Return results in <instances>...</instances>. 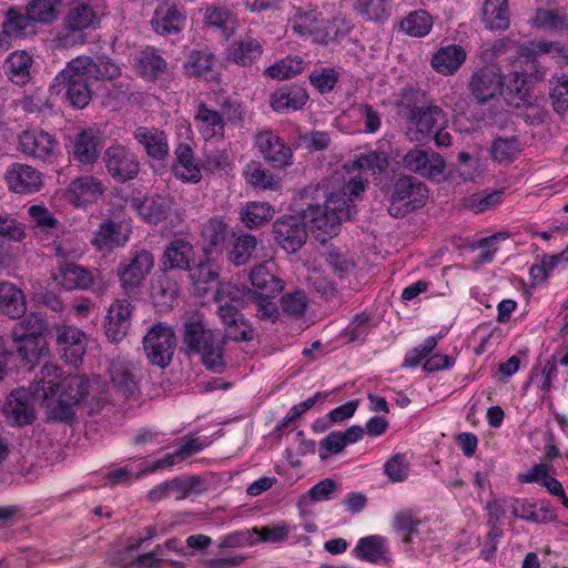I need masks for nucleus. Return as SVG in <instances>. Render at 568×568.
<instances>
[{
	"label": "nucleus",
	"instance_id": "8fccbe9b",
	"mask_svg": "<svg viewBox=\"0 0 568 568\" xmlns=\"http://www.w3.org/2000/svg\"><path fill=\"white\" fill-rule=\"evenodd\" d=\"M434 19L426 10L410 11L402 21L400 29L413 38H424L433 29Z\"/></svg>",
	"mask_w": 568,
	"mask_h": 568
},
{
	"label": "nucleus",
	"instance_id": "603ef678",
	"mask_svg": "<svg viewBox=\"0 0 568 568\" xmlns=\"http://www.w3.org/2000/svg\"><path fill=\"white\" fill-rule=\"evenodd\" d=\"M257 246V240L252 234H241L232 243L227 252V260L235 266L245 265Z\"/></svg>",
	"mask_w": 568,
	"mask_h": 568
},
{
	"label": "nucleus",
	"instance_id": "412c9836",
	"mask_svg": "<svg viewBox=\"0 0 568 568\" xmlns=\"http://www.w3.org/2000/svg\"><path fill=\"white\" fill-rule=\"evenodd\" d=\"M154 266V256L148 250L130 253L129 261L121 263L119 277L123 288L129 292L138 288Z\"/></svg>",
	"mask_w": 568,
	"mask_h": 568
},
{
	"label": "nucleus",
	"instance_id": "393cba45",
	"mask_svg": "<svg viewBox=\"0 0 568 568\" xmlns=\"http://www.w3.org/2000/svg\"><path fill=\"white\" fill-rule=\"evenodd\" d=\"M514 517L534 524H549L557 519L555 509L549 501H541L539 508L525 498L511 497L507 501Z\"/></svg>",
	"mask_w": 568,
	"mask_h": 568
},
{
	"label": "nucleus",
	"instance_id": "4d7b16f0",
	"mask_svg": "<svg viewBox=\"0 0 568 568\" xmlns=\"http://www.w3.org/2000/svg\"><path fill=\"white\" fill-rule=\"evenodd\" d=\"M305 65L306 63L303 58L288 55L270 65L265 73L272 79L284 80L302 73Z\"/></svg>",
	"mask_w": 568,
	"mask_h": 568
},
{
	"label": "nucleus",
	"instance_id": "c03bdc74",
	"mask_svg": "<svg viewBox=\"0 0 568 568\" xmlns=\"http://www.w3.org/2000/svg\"><path fill=\"white\" fill-rule=\"evenodd\" d=\"M33 58L27 51L11 52L4 60V72L9 80L18 85L28 83L31 79L30 69Z\"/></svg>",
	"mask_w": 568,
	"mask_h": 568
},
{
	"label": "nucleus",
	"instance_id": "0e129e2a",
	"mask_svg": "<svg viewBox=\"0 0 568 568\" xmlns=\"http://www.w3.org/2000/svg\"><path fill=\"white\" fill-rule=\"evenodd\" d=\"M214 60V54L209 50H193L185 63V72L190 77H203L212 70Z\"/></svg>",
	"mask_w": 568,
	"mask_h": 568
},
{
	"label": "nucleus",
	"instance_id": "a18cd8bd",
	"mask_svg": "<svg viewBox=\"0 0 568 568\" xmlns=\"http://www.w3.org/2000/svg\"><path fill=\"white\" fill-rule=\"evenodd\" d=\"M0 310L10 318H20L27 311L23 292L9 282H0Z\"/></svg>",
	"mask_w": 568,
	"mask_h": 568
},
{
	"label": "nucleus",
	"instance_id": "5fc2aeb1",
	"mask_svg": "<svg viewBox=\"0 0 568 568\" xmlns=\"http://www.w3.org/2000/svg\"><path fill=\"white\" fill-rule=\"evenodd\" d=\"M274 207L266 202H250L241 213V219L248 229L260 227L272 220Z\"/></svg>",
	"mask_w": 568,
	"mask_h": 568
},
{
	"label": "nucleus",
	"instance_id": "1a4fd4ad",
	"mask_svg": "<svg viewBox=\"0 0 568 568\" xmlns=\"http://www.w3.org/2000/svg\"><path fill=\"white\" fill-rule=\"evenodd\" d=\"M100 27V12L98 6L91 0H74L71 2L67 13L62 20V31L59 41L62 45H68L72 41L71 37H75L84 42V31L95 30Z\"/></svg>",
	"mask_w": 568,
	"mask_h": 568
},
{
	"label": "nucleus",
	"instance_id": "20e7f679",
	"mask_svg": "<svg viewBox=\"0 0 568 568\" xmlns=\"http://www.w3.org/2000/svg\"><path fill=\"white\" fill-rule=\"evenodd\" d=\"M324 196L326 199L323 205L310 204L302 213L306 229L323 244L336 236L341 230V223L351 216L343 196L326 195V193Z\"/></svg>",
	"mask_w": 568,
	"mask_h": 568
},
{
	"label": "nucleus",
	"instance_id": "dca6fc26",
	"mask_svg": "<svg viewBox=\"0 0 568 568\" xmlns=\"http://www.w3.org/2000/svg\"><path fill=\"white\" fill-rule=\"evenodd\" d=\"M101 145L99 130L81 128L71 142L70 160L78 166L90 170L100 158Z\"/></svg>",
	"mask_w": 568,
	"mask_h": 568
},
{
	"label": "nucleus",
	"instance_id": "ddd939ff",
	"mask_svg": "<svg viewBox=\"0 0 568 568\" xmlns=\"http://www.w3.org/2000/svg\"><path fill=\"white\" fill-rule=\"evenodd\" d=\"M255 146L263 160L274 170H284L293 164L294 154L290 144L272 130L260 131Z\"/></svg>",
	"mask_w": 568,
	"mask_h": 568
},
{
	"label": "nucleus",
	"instance_id": "c85d7f7f",
	"mask_svg": "<svg viewBox=\"0 0 568 568\" xmlns=\"http://www.w3.org/2000/svg\"><path fill=\"white\" fill-rule=\"evenodd\" d=\"M52 278L65 291L88 290L93 283L92 272L72 262L60 264L53 272Z\"/></svg>",
	"mask_w": 568,
	"mask_h": 568
},
{
	"label": "nucleus",
	"instance_id": "a211bd4d",
	"mask_svg": "<svg viewBox=\"0 0 568 568\" xmlns=\"http://www.w3.org/2000/svg\"><path fill=\"white\" fill-rule=\"evenodd\" d=\"M32 399L41 402L40 397L32 394L31 385L29 389L17 388L9 394L3 404V414L11 425L26 426L34 422Z\"/></svg>",
	"mask_w": 568,
	"mask_h": 568
},
{
	"label": "nucleus",
	"instance_id": "bb28decb",
	"mask_svg": "<svg viewBox=\"0 0 568 568\" xmlns=\"http://www.w3.org/2000/svg\"><path fill=\"white\" fill-rule=\"evenodd\" d=\"M353 555L373 565H387L393 561L387 539L381 535H369L357 540Z\"/></svg>",
	"mask_w": 568,
	"mask_h": 568
},
{
	"label": "nucleus",
	"instance_id": "49530a36",
	"mask_svg": "<svg viewBox=\"0 0 568 568\" xmlns=\"http://www.w3.org/2000/svg\"><path fill=\"white\" fill-rule=\"evenodd\" d=\"M172 202L166 196L154 195L144 199L138 206L139 215L150 224H158L168 219Z\"/></svg>",
	"mask_w": 568,
	"mask_h": 568
},
{
	"label": "nucleus",
	"instance_id": "3c124183",
	"mask_svg": "<svg viewBox=\"0 0 568 568\" xmlns=\"http://www.w3.org/2000/svg\"><path fill=\"white\" fill-rule=\"evenodd\" d=\"M504 195L503 189L473 193L464 197L463 206L475 214H480L501 204Z\"/></svg>",
	"mask_w": 568,
	"mask_h": 568
},
{
	"label": "nucleus",
	"instance_id": "6e6552de",
	"mask_svg": "<svg viewBox=\"0 0 568 568\" xmlns=\"http://www.w3.org/2000/svg\"><path fill=\"white\" fill-rule=\"evenodd\" d=\"M428 197L426 185L410 175L399 176L393 184L388 213L394 217H404L425 205Z\"/></svg>",
	"mask_w": 568,
	"mask_h": 568
},
{
	"label": "nucleus",
	"instance_id": "37998d69",
	"mask_svg": "<svg viewBox=\"0 0 568 568\" xmlns=\"http://www.w3.org/2000/svg\"><path fill=\"white\" fill-rule=\"evenodd\" d=\"M191 280L194 292L199 296L206 295L210 291L215 292L221 285H225L220 281L219 266L212 262H202L196 268L191 271Z\"/></svg>",
	"mask_w": 568,
	"mask_h": 568
},
{
	"label": "nucleus",
	"instance_id": "de8ad7c7",
	"mask_svg": "<svg viewBox=\"0 0 568 568\" xmlns=\"http://www.w3.org/2000/svg\"><path fill=\"white\" fill-rule=\"evenodd\" d=\"M33 29V21L26 9V12L17 8H10L6 12L4 20L2 22V32L7 39L14 37L21 38L31 33Z\"/></svg>",
	"mask_w": 568,
	"mask_h": 568
},
{
	"label": "nucleus",
	"instance_id": "e2e57ef3",
	"mask_svg": "<svg viewBox=\"0 0 568 568\" xmlns=\"http://www.w3.org/2000/svg\"><path fill=\"white\" fill-rule=\"evenodd\" d=\"M61 0H32L26 8L33 22L48 24L58 18Z\"/></svg>",
	"mask_w": 568,
	"mask_h": 568
},
{
	"label": "nucleus",
	"instance_id": "09e8293b",
	"mask_svg": "<svg viewBox=\"0 0 568 568\" xmlns=\"http://www.w3.org/2000/svg\"><path fill=\"white\" fill-rule=\"evenodd\" d=\"M244 176L256 189L277 191L282 187L281 179L264 169L260 162H250L244 169Z\"/></svg>",
	"mask_w": 568,
	"mask_h": 568
},
{
	"label": "nucleus",
	"instance_id": "423d86ee",
	"mask_svg": "<svg viewBox=\"0 0 568 568\" xmlns=\"http://www.w3.org/2000/svg\"><path fill=\"white\" fill-rule=\"evenodd\" d=\"M338 18L325 19L312 6H293L287 18L292 32L301 38L311 39L316 43H327L337 36Z\"/></svg>",
	"mask_w": 568,
	"mask_h": 568
},
{
	"label": "nucleus",
	"instance_id": "7ed1b4c3",
	"mask_svg": "<svg viewBox=\"0 0 568 568\" xmlns=\"http://www.w3.org/2000/svg\"><path fill=\"white\" fill-rule=\"evenodd\" d=\"M183 342L190 352L201 355L202 363L209 371L220 374L225 369L221 335L217 331L207 328L199 316L184 323Z\"/></svg>",
	"mask_w": 568,
	"mask_h": 568
},
{
	"label": "nucleus",
	"instance_id": "c9c22d12",
	"mask_svg": "<svg viewBox=\"0 0 568 568\" xmlns=\"http://www.w3.org/2000/svg\"><path fill=\"white\" fill-rule=\"evenodd\" d=\"M520 54L521 57L530 58L531 67H536L538 58L540 59L546 54H550L558 63L568 67V43L529 41L520 45Z\"/></svg>",
	"mask_w": 568,
	"mask_h": 568
},
{
	"label": "nucleus",
	"instance_id": "79ce46f5",
	"mask_svg": "<svg viewBox=\"0 0 568 568\" xmlns=\"http://www.w3.org/2000/svg\"><path fill=\"white\" fill-rule=\"evenodd\" d=\"M263 53L262 43L252 37L233 41L227 48V59L241 67L255 63Z\"/></svg>",
	"mask_w": 568,
	"mask_h": 568
},
{
	"label": "nucleus",
	"instance_id": "680f3d73",
	"mask_svg": "<svg viewBox=\"0 0 568 568\" xmlns=\"http://www.w3.org/2000/svg\"><path fill=\"white\" fill-rule=\"evenodd\" d=\"M384 474L393 484L404 483L410 473V464L406 454L396 453L392 455L384 464Z\"/></svg>",
	"mask_w": 568,
	"mask_h": 568
},
{
	"label": "nucleus",
	"instance_id": "0eeeda50",
	"mask_svg": "<svg viewBox=\"0 0 568 568\" xmlns=\"http://www.w3.org/2000/svg\"><path fill=\"white\" fill-rule=\"evenodd\" d=\"M221 112L210 108L205 102H200L194 112V125L205 141H219L224 138L225 118L229 121L242 119V105L230 98L224 99Z\"/></svg>",
	"mask_w": 568,
	"mask_h": 568
},
{
	"label": "nucleus",
	"instance_id": "4c0bfd02",
	"mask_svg": "<svg viewBox=\"0 0 568 568\" xmlns=\"http://www.w3.org/2000/svg\"><path fill=\"white\" fill-rule=\"evenodd\" d=\"M185 23L183 12L174 4H163L155 9L151 20L153 30L160 36L179 33Z\"/></svg>",
	"mask_w": 568,
	"mask_h": 568
},
{
	"label": "nucleus",
	"instance_id": "bf43d9fd",
	"mask_svg": "<svg viewBox=\"0 0 568 568\" xmlns=\"http://www.w3.org/2000/svg\"><path fill=\"white\" fill-rule=\"evenodd\" d=\"M532 26L545 31H567L568 18L551 9H537L532 18Z\"/></svg>",
	"mask_w": 568,
	"mask_h": 568
},
{
	"label": "nucleus",
	"instance_id": "4468645a",
	"mask_svg": "<svg viewBox=\"0 0 568 568\" xmlns=\"http://www.w3.org/2000/svg\"><path fill=\"white\" fill-rule=\"evenodd\" d=\"M504 77L491 67L475 70L469 79L467 89L473 101L486 104L503 92Z\"/></svg>",
	"mask_w": 568,
	"mask_h": 568
},
{
	"label": "nucleus",
	"instance_id": "f257e3e1",
	"mask_svg": "<svg viewBox=\"0 0 568 568\" xmlns=\"http://www.w3.org/2000/svg\"><path fill=\"white\" fill-rule=\"evenodd\" d=\"M90 389L89 379L77 374H64L62 368L45 362L31 382V392L41 398L50 417L61 422H72L74 406L85 400Z\"/></svg>",
	"mask_w": 568,
	"mask_h": 568
},
{
	"label": "nucleus",
	"instance_id": "864d4df0",
	"mask_svg": "<svg viewBox=\"0 0 568 568\" xmlns=\"http://www.w3.org/2000/svg\"><path fill=\"white\" fill-rule=\"evenodd\" d=\"M354 10L366 21L384 22L390 17L389 0H354Z\"/></svg>",
	"mask_w": 568,
	"mask_h": 568
},
{
	"label": "nucleus",
	"instance_id": "cd10ccee",
	"mask_svg": "<svg viewBox=\"0 0 568 568\" xmlns=\"http://www.w3.org/2000/svg\"><path fill=\"white\" fill-rule=\"evenodd\" d=\"M103 192L102 182L92 175L73 179L67 189L70 202L77 207H87L97 202Z\"/></svg>",
	"mask_w": 568,
	"mask_h": 568
},
{
	"label": "nucleus",
	"instance_id": "9b49d317",
	"mask_svg": "<svg viewBox=\"0 0 568 568\" xmlns=\"http://www.w3.org/2000/svg\"><path fill=\"white\" fill-rule=\"evenodd\" d=\"M18 150L28 158L50 164L60 154L59 142L55 136L41 129L26 130L19 134Z\"/></svg>",
	"mask_w": 568,
	"mask_h": 568
},
{
	"label": "nucleus",
	"instance_id": "4be33fe9",
	"mask_svg": "<svg viewBox=\"0 0 568 568\" xmlns=\"http://www.w3.org/2000/svg\"><path fill=\"white\" fill-rule=\"evenodd\" d=\"M133 138L150 160L159 164H164L168 161L170 145L163 130L156 126L140 125L133 131Z\"/></svg>",
	"mask_w": 568,
	"mask_h": 568
},
{
	"label": "nucleus",
	"instance_id": "5701e85b",
	"mask_svg": "<svg viewBox=\"0 0 568 568\" xmlns=\"http://www.w3.org/2000/svg\"><path fill=\"white\" fill-rule=\"evenodd\" d=\"M403 165L423 178L435 180L443 175L446 163L436 152L414 148L404 155Z\"/></svg>",
	"mask_w": 568,
	"mask_h": 568
},
{
	"label": "nucleus",
	"instance_id": "6ab92c4d",
	"mask_svg": "<svg viewBox=\"0 0 568 568\" xmlns=\"http://www.w3.org/2000/svg\"><path fill=\"white\" fill-rule=\"evenodd\" d=\"M273 235L284 251L296 253L307 239L305 221L293 215L278 217L273 224Z\"/></svg>",
	"mask_w": 568,
	"mask_h": 568
},
{
	"label": "nucleus",
	"instance_id": "774afa93",
	"mask_svg": "<svg viewBox=\"0 0 568 568\" xmlns=\"http://www.w3.org/2000/svg\"><path fill=\"white\" fill-rule=\"evenodd\" d=\"M355 164L363 172L381 174L387 170L389 158L384 151L375 150L359 155Z\"/></svg>",
	"mask_w": 568,
	"mask_h": 568
},
{
	"label": "nucleus",
	"instance_id": "c756f323",
	"mask_svg": "<svg viewBox=\"0 0 568 568\" xmlns=\"http://www.w3.org/2000/svg\"><path fill=\"white\" fill-rule=\"evenodd\" d=\"M131 325V304L126 300L115 301L109 307L104 324L105 335L110 342H121Z\"/></svg>",
	"mask_w": 568,
	"mask_h": 568
},
{
	"label": "nucleus",
	"instance_id": "052dcab7",
	"mask_svg": "<svg viewBox=\"0 0 568 568\" xmlns=\"http://www.w3.org/2000/svg\"><path fill=\"white\" fill-rule=\"evenodd\" d=\"M520 153V142L517 136L497 138L493 141L490 154L494 161L511 163Z\"/></svg>",
	"mask_w": 568,
	"mask_h": 568
},
{
	"label": "nucleus",
	"instance_id": "338daca9",
	"mask_svg": "<svg viewBox=\"0 0 568 568\" xmlns=\"http://www.w3.org/2000/svg\"><path fill=\"white\" fill-rule=\"evenodd\" d=\"M151 294L158 303L171 306L179 294V284L165 274L156 278L152 284Z\"/></svg>",
	"mask_w": 568,
	"mask_h": 568
},
{
	"label": "nucleus",
	"instance_id": "9d476101",
	"mask_svg": "<svg viewBox=\"0 0 568 568\" xmlns=\"http://www.w3.org/2000/svg\"><path fill=\"white\" fill-rule=\"evenodd\" d=\"M175 346L174 331L163 323L154 324L143 338V348L149 362L161 368L170 365Z\"/></svg>",
	"mask_w": 568,
	"mask_h": 568
},
{
	"label": "nucleus",
	"instance_id": "6e6d98bb",
	"mask_svg": "<svg viewBox=\"0 0 568 568\" xmlns=\"http://www.w3.org/2000/svg\"><path fill=\"white\" fill-rule=\"evenodd\" d=\"M372 321L369 314H355L348 325L341 332V337L347 343H364L373 327Z\"/></svg>",
	"mask_w": 568,
	"mask_h": 568
},
{
	"label": "nucleus",
	"instance_id": "a878e982",
	"mask_svg": "<svg viewBox=\"0 0 568 568\" xmlns=\"http://www.w3.org/2000/svg\"><path fill=\"white\" fill-rule=\"evenodd\" d=\"M195 252L193 245L185 239H173L165 247L161 258V270L169 272L173 270L187 271L194 263Z\"/></svg>",
	"mask_w": 568,
	"mask_h": 568
},
{
	"label": "nucleus",
	"instance_id": "473e14b6",
	"mask_svg": "<svg viewBox=\"0 0 568 568\" xmlns=\"http://www.w3.org/2000/svg\"><path fill=\"white\" fill-rule=\"evenodd\" d=\"M230 235V227L221 216L207 220L201 229L203 252L205 254L221 253Z\"/></svg>",
	"mask_w": 568,
	"mask_h": 568
},
{
	"label": "nucleus",
	"instance_id": "f704fd0d",
	"mask_svg": "<svg viewBox=\"0 0 568 568\" xmlns=\"http://www.w3.org/2000/svg\"><path fill=\"white\" fill-rule=\"evenodd\" d=\"M174 175L189 183H199L202 179L201 166L195 162L194 152L190 144L179 143L174 149Z\"/></svg>",
	"mask_w": 568,
	"mask_h": 568
},
{
	"label": "nucleus",
	"instance_id": "aec40b11",
	"mask_svg": "<svg viewBox=\"0 0 568 568\" xmlns=\"http://www.w3.org/2000/svg\"><path fill=\"white\" fill-rule=\"evenodd\" d=\"M8 190L20 195H30L39 192L43 185V175L36 168L14 162L4 173Z\"/></svg>",
	"mask_w": 568,
	"mask_h": 568
},
{
	"label": "nucleus",
	"instance_id": "e433bc0d",
	"mask_svg": "<svg viewBox=\"0 0 568 568\" xmlns=\"http://www.w3.org/2000/svg\"><path fill=\"white\" fill-rule=\"evenodd\" d=\"M307 100L308 94L303 87L284 85L271 95V106L275 112L286 113L301 110Z\"/></svg>",
	"mask_w": 568,
	"mask_h": 568
},
{
	"label": "nucleus",
	"instance_id": "2eb2a0df",
	"mask_svg": "<svg viewBox=\"0 0 568 568\" xmlns=\"http://www.w3.org/2000/svg\"><path fill=\"white\" fill-rule=\"evenodd\" d=\"M407 120L417 141L430 138L437 129H445L448 122L445 111L435 104L412 106Z\"/></svg>",
	"mask_w": 568,
	"mask_h": 568
},
{
	"label": "nucleus",
	"instance_id": "b1692460",
	"mask_svg": "<svg viewBox=\"0 0 568 568\" xmlns=\"http://www.w3.org/2000/svg\"><path fill=\"white\" fill-rule=\"evenodd\" d=\"M244 291H241L233 284L221 285L213 293V297L219 305V316L223 324H234L236 321L245 320L241 313L244 305Z\"/></svg>",
	"mask_w": 568,
	"mask_h": 568
},
{
	"label": "nucleus",
	"instance_id": "f8f14e48",
	"mask_svg": "<svg viewBox=\"0 0 568 568\" xmlns=\"http://www.w3.org/2000/svg\"><path fill=\"white\" fill-rule=\"evenodd\" d=\"M103 162L108 173L119 183L134 180L140 172L138 155L122 144L108 146L103 153Z\"/></svg>",
	"mask_w": 568,
	"mask_h": 568
},
{
	"label": "nucleus",
	"instance_id": "a19ab883",
	"mask_svg": "<svg viewBox=\"0 0 568 568\" xmlns=\"http://www.w3.org/2000/svg\"><path fill=\"white\" fill-rule=\"evenodd\" d=\"M481 22L491 31H505L510 26L508 0H485L481 7Z\"/></svg>",
	"mask_w": 568,
	"mask_h": 568
},
{
	"label": "nucleus",
	"instance_id": "7c9ffc66",
	"mask_svg": "<svg viewBox=\"0 0 568 568\" xmlns=\"http://www.w3.org/2000/svg\"><path fill=\"white\" fill-rule=\"evenodd\" d=\"M129 236L123 234L122 224L112 219L104 220L94 232L92 246L102 254H109L126 244Z\"/></svg>",
	"mask_w": 568,
	"mask_h": 568
},
{
	"label": "nucleus",
	"instance_id": "f03ea898",
	"mask_svg": "<svg viewBox=\"0 0 568 568\" xmlns=\"http://www.w3.org/2000/svg\"><path fill=\"white\" fill-rule=\"evenodd\" d=\"M91 65L92 60L89 57L72 59L53 78L49 88L50 93L53 95L64 92L65 99L72 106L77 109L87 106L92 98L89 74Z\"/></svg>",
	"mask_w": 568,
	"mask_h": 568
},
{
	"label": "nucleus",
	"instance_id": "72a5a7b5",
	"mask_svg": "<svg viewBox=\"0 0 568 568\" xmlns=\"http://www.w3.org/2000/svg\"><path fill=\"white\" fill-rule=\"evenodd\" d=\"M248 277L253 291L247 290L246 293L256 297H275L284 290V282L272 274L265 264L253 267Z\"/></svg>",
	"mask_w": 568,
	"mask_h": 568
},
{
	"label": "nucleus",
	"instance_id": "13d9d810",
	"mask_svg": "<svg viewBox=\"0 0 568 568\" xmlns=\"http://www.w3.org/2000/svg\"><path fill=\"white\" fill-rule=\"evenodd\" d=\"M110 373L114 390L123 398H130L136 393L138 383L128 367L121 364H114Z\"/></svg>",
	"mask_w": 568,
	"mask_h": 568
},
{
	"label": "nucleus",
	"instance_id": "39448f33",
	"mask_svg": "<svg viewBox=\"0 0 568 568\" xmlns=\"http://www.w3.org/2000/svg\"><path fill=\"white\" fill-rule=\"evenodd\" d=\"M48 331V323L44 317L37 313L24 316L16 323L11 329V337L16 344L17 354L21 362L29 364V371L40 359L47 357L49 351L45 346L44 335Z\"/></svg>",
	"mask_w": 568,
	"mask_h": 568
},
{
	"label": "nucleus",
	"instance_id": "58836bf2",
	"mask_svg": "<svg viewBox=\"0 0 568 568\" xmlns=\"http://www.w3.org/2000/svg\"><path fill=\"white\" fill-rule=\"evenodd\" d=\"M467 57L465 49L458 44H448L438 49L432 57L430 64L443 75H452L458 71Z\"/></svg>",
	"mask_w": 568,
	"mask_h": 568
},
{
	"label": "nucleus",
	"instance_id": "f3484780",
	"mask_svg": "<svg viewBox=\"0 0 568 568\" xmlns=\"http://www.w3.org/2000/svg\"><path fill=\"white\" fill-rule=\"evenodd\" d=\"M55 342L59 354L67 364L73 367L82 364L88 344L83 331L75 326H58Z\"/></svg>",
	"mask_w": 568,
	"mask_h": 568
},
{
	"label": "nucleus",
	"instance_id": "2f4dec72",
	"mask_svg": "<svg viewBox=\"0 0 568 568\" xmlns=\"http://www.w3.org/2000/svg\"><path fill=\"white\" fill-rule=\"evenodd\" d=\"M519 58L523 59L521 71H514L509 73L507 89L514 92L520 99H524L529 90V84L541 80L545 75V68L541 65L540 60L536 62V67H531L530 58L521 57L520 48L518 49Z\"/></svg>",
	"mask_w": 568,
	"mask_h": 568
},
{
	"label": "nucleus",
	"instance_id": "ea45409f",
	"mask_svg": "<svg viewBox=\"0 0 568 568\" xmlns=\"http://www.w3.org/2000/svg\"><path fill=\"white\" fill-rule=\"evenodd\" d=\"M135 65L142 78L156 81L166 70L168 63L154 47H145L134 53Z\"/></svg>",
	"mask_w": 568,
	"mask_h": 568
},
{
	"label": "nucleus",
	"instance_id": "69168bd1",
	"mask_svg": "<svg viewBox=\"0 0 568 568\" xmlns=\"http://www.w3.org/2000/svg\"><path fill=\"white\" fill-rule=\"evenodd\" d=\"M420 520L414 516L410 509H405L395 515L394 529L402 537V541L406 545L412 544L413 536L418 532Z\"/></svg>",
	"mask_w": 568,
	"mask_h": 568
}]
</instances>
